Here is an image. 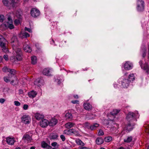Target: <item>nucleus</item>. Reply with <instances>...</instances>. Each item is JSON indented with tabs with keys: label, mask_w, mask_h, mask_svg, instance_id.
Segmentation results:
<instances>
[{
	"label": "nucleus",
	"mask_w": 149,
	"mask_h": 149,
	"mask_svg": "<svg viewBox=\"0 0 149 149\" xmlns=\"http://www.w3.org/2000/svg\"><path fill=\"white\" fill-rule=\"evenodd\" d=\"M144 1L143 0H138L137 2L136 9L138 11L141 12L144 9Z\"/></svg>",
	"instance_id": "obj_3"
},
{
	"label": "nucleus",
	"mask_w": 149,
	"mask_h": 149,
	"mask_svg": "<svg viewBox=\"0 0 149 149\" xmlns=\"http://www.w3.org/2000/svg\"><path fill=\"white\" fill-rule=\"evenodd\" d=\"M138 113H134L132 112H129L127 114L126 118L128 122H133V121L136 119L138 116Z\"/></svg>",
	"instance_id": "obj_2"
},
{
	"label": "nucleus",
	"mask_w": 149,
	"mask_h": 149,
	"mask_svg": "<svg viewBox=\"0 0 149 149\" xmlns=\"http://www.w3.org/2000/svg\"><path fill=\"white\" fill-rule=\"evenodd\" d=\"M127 79H123L121 81L122 85L123 88H127L130 82Z\"/></svg>",
	"instance_id": "obj_16"
},
{
	"label": "nucleus",
	"mask_w": 149,
	"mask_h": 149,
	"mask_svg": "<svg viewBox=\"0 0 149 149\" xmlns=\"http://www.w3.org/2000/svg\"><path fill=\"white\" fill-rule=\"evenodd\" d=\"M64 132L65 133L67 134H71V133L75 134L77 133V131L73 129L65 130Z\"/></svg>",
	"instance_id": "obj_18"
},
{
	"label": "nucleus",
	"mask_w": 149,
	"mask_h": 149,
	"mask_svg": "<svg viewBox=\"0 0 149 149\" xmlns=\"http://www.w3.org/2000/svg\"><path fill=\"white\" fill-rule=\"evenodd\" d=\"M104 134V132L102 130H99L98 132V134L99 136H102Z\"/></svg>",
	"instance_id": "obj_45"
},
{
	"label": "nucleus",
	"mask_w": 149,
	"mask_h": 149,
	"mask_svg": "<svg viewBox=\"0 0 149 149\" xmlns=\"http://www.w3.org/2000/svg\"><path fill=\"white\" fill-rule=\"evenodd\" d=\"M37 95V92L34 91H32L29 92L28 95L30 98H33L35 97Z\"/></svg>",
	"instance_id": "obj_19"
},
{
	"label": "nucleus",
	"mask_w": 149,
	"mask_h": 149,
	"mask_svg": "<svg viewBox=\"0 0 149 149\" xmlns=\"http://www.w3.org/2000/svg\"><path fill=\"white\" fill-rule=\"evenodd\" d=\"M35 117L36 120H40L41 119H43L44 117V116L42 114L39 113H36L35 114Z\"/></svg>",
	"instance_id": "obj_21"
},
{
	"label": "nucleus",
	"mask_w": 149,
	"mask_h": 149,
	"mask_svg": "<svg viewBox=\"0 0 149 149\" xmlns=\"http://www.w3.org/2000/svg\"><path fill=\"white\" fill-rule=\"evenodd\" d=\"M51 70L49 68H46L42 71L43 74L45 76H52Z\"/></svg>",
	"instance_id": "obj_10"
},
{
	"label": "nucleus",
	"mask_w": 149,
	"mask_h": 149,
	"mask_svg": "<svg viewBox=\"0 0 149 149\" xmlns=\"http://www.w3.org/2000/svg\"><path fill=\"white\" fill-rule=\"evenodd\" d=\"M40 13V11L35 8H32L30 11L31 15L34 18H36L39 16Z\"/></svg>",
	"instance_id": "obj_6"
},
{
	"label": "nucleus",
	"mask_w": 149,
	"mask_h": 149,
	"mask_svg": "<svg viewBox=\"0 0 149 149\" xmlns=\"http://www.w3.org/2000/svg\"><path fill=\"white\" fill-rule=\"evenodd\" d=\"M84 108L87 110L89 111L91 110L92 107V105L89 103H86L84 105Z\"/></svg>",
	"instance_id": "obj_20"
},
{
	"label": "nucleus",
	"mask_w": 149,
	"mask_h": 149,
	"mask_svg": "<svg viewBox=\"0 0 149 149\" xmlns=\"http://www.w3.org/2000/svg\"><path fill=\"white\" fill-rule=\"evenodd\" d=\"M24 50L26 52L28 53L31 52L32 50L29 45L27 43V42H25L23 45Z\"/></svg>",
	"instance_id": "obj_15"
},
{
	"label": "nucleus",
	"mask_w": 149,
	"mask_h": 149,
	"mask_svg": "<svg viewBox=\"0 0 149 149\" xmlns=\"http://www.w3.org/2000/svg\"><path fill=\"white\" fill-rule=\"evenodd\" d=\"M49 122L47 120L43 119L40 121V125L42 127H45L49 125Z\"/></svg>",
	"instance_id": "obj_13"
},
{
	"label": "nucleus",
	"mask_w": 149,
	"mask_h": 149,
	"mask_svg": "<svg viewBox=\"0 0 149 149\" xmlns=\"http://www.w3.org/2000/svg\"><path fill=\"white\" fill-rule=\"evenodd\" d=\"M5 101V100L3 98L0 99V102L2 104Z\"/></svg>",
	"instance_id": "obj_56"
},
{
	"label": "nucleus",
	"mask_w": 149,
	"mask_h": 149,
	"mask_svg": "<svg viewBox=\"0 0 149 149\" xmlns=\"http://www.w3.org/2000/svg\"><path fill=\"white\" fill-rule=\"evenodd\" d=\"M66 41L63 40L59 43V47H65L66 45Z\"/></svg>",
	"instance_id": "obj_37"
},
{
	"label": "nucleus",
	"mask_w": 149,
	"mask_h": 149,
	"mask_svg": "<svg viewBox=\"0 0 149 149\" xmlns=\"http://www.w3.org/2000/svg\"><path fill=\"white\" fill-rule=\"evenodd\" d=\"M9 71V72H9V74L15 75L16 71L14 69H11L10 68Z\"/></svg>",
	"instance_id": "obj_41"
},
{
	"label": "nucleus",
	"mask_w": 149,
	"mask_h": 149,
	"mask_svg": "<svg viewBox=\"0 0 149 149\" xmlns=\"http://www.w3.org/2000/svg\"><path fill=\"white\" fill-rule=\"evenodd\" d=\"M3 3L4 5L6 6H9L10 4L13 7H15L16 3L15 2V0H12L11 3H10L9 2V0H3Z\"/></svg>",
	"instance_id": "obj_7"
},
{
	"label": "nucleus",
	"mask_w": 149,
	"mask_h": 149,
	"mask_svg": "<svg viewBox=\"0 0 149 149\" xmlns=\"http://www.w3.org/2000/svg\"><path fill=\"white\" fill-rule=\"evenodd\" d=\"M52 42H51V44H54L55 45H56L55 44V42H54V40L53 39H52Z\"/></svg>",
	"instance_id": "obj_61"
},
{
	"label": "nucleus",
	"mask_w": 149,
	"mask_h": 149,
	"mask_svg": "<svg viewBox=\"0 0 149 149\" xmlns=\"http://www.w3.org/2000/svg\"><path fill=\"white\" fill-rule=\"evenodd\" d=\"M28 108V106L27 104H25L23 105V108L25 110H27Z\"/></svg>",
	"instance_id": "obj_54"
},
{
	"label": "nucleus",
	"mask_w": 149,
	"mask_h": 149,
	"mask_svg": "<svg viewBox=\"0 0 149 149\" xmlns=\"http://www.w3.org/2000/svg\"><path fill=\"white\" fill-rule=\"evenodd\" d=\"M6 142L8 144L13 145L15 141L13 138L8 137L6 139Z\"/></svg>",
	"instance_id": "obj_22"
},
{
	"label": "nucleus",
	"mask_w": 149,
	"mask_h": 149,
	"mask_svg": "<svg viewBox=\"0 0 149 149\" xmlns=\"http://www.w3.org/2000/svg\"><path fill=\"white\" fill-rule=\"evenodd\" d=\"M75 125L74 123L70 122L65 124V126L66 128L70 129L73 127Z\"/></svg>",
	"instance_id": "obj_28"
},
{
	"label": "nucleus",
	"mask_w": 149,
	"mask_h": 149,
	"mask_svg": "<svg viewBox=\"0 0 149 149\" xmlns=\"http://www.w3.org/2000/svg\"><path fill=\"white\" fill-rule=\"evenodd\" d=\"M135 123L133 122H128L127 124L125 125V127L124 128L125 131L128 132L131 131L134 128V126L135 125Z\"/></svg>",
	"instance_id": "obj_5"
},
{
	"label": "nucleus",
	"mask_w": 149,
	"mask_h": 149,
	"mask_svg": "<svg viewBox=\"0 0 149 149\" xmlns=\"http://www.w3.org/2000/svg\"><path fill=\"white\" fill-rule=\"evenodd\" d=\"M4 39V38L2 36L0 35V46L1 47L3 52L6 53L8 52V50L6 44L3 42Z\"/></svg>",
	"instance_id": "obj_4"
},
{
	"label": "nucleus",
	"mask_w": 149,
	"mask_h": 149,
	"mask_svg": "<svg viewBox=\"0 0 149 149\" xmlns=\"http://www.w3.org/2000/svg\"><path fill=\"white\" fill-rule=\"evenodd\" d=\"M29 34L26 32H24L22 33L20 36V37L22 38H26L27 37H29Z\"/></svg>",
	"instance_id": "obj_27"
},
{
	"label": "nucleus",
	"mask_w": 149,
	"mask_h": 149,
	"mask_svg": "<svg viewBox=\"0 0 149 149\" xmlns=\"http://www.w3.org/2000/svg\"><path fill=\"white\" fill-rule=\"evenodd\" d=\"M78 149H89V148H87L86 147H83L82 146H79L78 148Z\"/></svg>",
	"instance_id": "obj_52"
},
{
	"label": "nucleus",
	"mask_w": 149,
	"mask_h": 149,
	"mask_svg": "<svg viewBox=\"0 0 149 149\" xmlns=\"http://www.w3.org/2000/svg\"><path fill=\"white\" fill-rule=\"evenodd\" d=\"M22 122L25 124H29L30 122V118L29 116L27 115H24L22 118Z\"/></svg>",
	"instance_id": "obj_8"
},
{
	"label": "nucleus",
	"mask_w": 149,
	"mask_h": 149,
	"mask_svg": "<svg viewBox=\"0 0 149 149\" xmlns=\"http://www.w3.org/2000/svg\"><path fill=\"white\" fill-rule=\"evenodd\" d=\"M127 79L129 81L130 83L132 81H133L135 80V77L134 76V74H130L128 77Z\"/></svg>",
	"instance_id": "obj_26"
},
{
	"label": "nucleus",
	"mask_w": 149,
	"mask_h": 149,
	"mask_svg": "<svg viewBox=\"0 0 149 149\" xmlns=\"http://www.w3.org/2000/svg\"><path fill=\"white\" fill-rule=\"evenodd\" d=\"M133 65L130 62L127 61L124 64V68L126 70H130L132 68Z\"/></svg>",
	"instance_id": "obj_14"
},
{
	"label": "nucleus",
	"mask_w": 149,
	"mask_h": 149,
	"mask_svg": "<svg viewBox=\"0 0 149 149\" xmlns=\"http://www.w3.org/2000/svg\"><path fill=\"white\" fill-rule=\"evenodd\" d=\"M22 140L25 142L28 143L29 142H31L32 138L28 134H25L23 136Z\"/></svg>",
	"instance_id": "obj_12"
},
{
	"label": "nucleus",
	"mask_w": 149,
	"mask_h": 149,
	"mask_svg": "<svg viewBox=\"0 0 149 149\" xmlns=\"http://www.w3.org/2000/svg\"><path fill=\"white\" fill-rule=\"evenodd\" d=\"M19 93L20 94H22L23 93V90L22 89H20L19 90Z\"/></svg>",
	"instance_id": "obj_58"
},
{
	"label": "nucleus",
	"mask_w": 149,
	"mask_h": 149,
	"mask_svg": "<svg viewBox=\"0 0 149 149\" xmlns=\"http://www.w3.org/2000/svg\"><path fill=\"white\" fill-rule=\"evenodd\" d=\"M142 50L143 51L142 57L143 58H144L146 56V52H147V49L146 48H144Z\"/></svg>",
	"instance_id": "obj_42"
},
{
	"label": "nucleus",
	"mask_w": 149,
	"mask_h": 149,
	"mask_svg": "<svg viewBox=\"0 0 149 149\" xmlns=\"http://www.w3.org/2000/svg\"><path fill=\"white\" fill-rule=\"evenodd\" d=\"M4 81L6 83L9 82L10 80L8 79L7 77H4L3 78Z\"/></svg>",
	"instance_id": "obj_49"
},
{
	"label": "nucleus",
	"mask_w": 149,
	"mask_h": 149,
	"mask_svg": "<svg viewBox=\"0 0 149 149\" xmlns=\"http://www.w3.org/2000/svg\"><path fill=\"white\" fill-rule=\"evenodd\" d=\"M9 69L7 67H4L2 68V71L4 72H8Z\"/></svg>",
	"instance_id": "obj_44"
},
{
	"label": "nucleus",
	"mask_w": 149,
	"mask_h": 149,
	"mask_svg": "<svg viewBox=\"0 0 149 149\" xmlns=\"http://www.w3.org/2000/svg\"><path fill=\"white\" fill-rule=\"evenodd\" d=\"M13 48L15 51L16 54V55H14L11 57V60L12 62L16 63V61H20L22 60V52L21 48L17 45L13 47Z\"/></svg>",
	"instance_id": "obj_1"
},
{
	"label": "nucleus",
	"mask_w": 149,
	"mask_h": 149,
	"mask_svg": "<svg viewBox=\"0 0 149 149\" xmlns=\"http://www.w3.org/2000/svg\"><path fill=\"white\" fill-rule=\"evenodd\" d=\"M4 16L3 15H0V21L2 22L3 21Z\"/></svg>",
	"instance_id": "obj_47"
},
{
	"label": "nucleus",
	"mask_w": 149,
	"mask_h": 149,
	"mask_svg": "<svg viewBox=\"0 0 149 149\" xmlns=\"http://www.w3.org/2000/svg\"><path fill=\"white\" fill-rule=\"evenodd\" d=\"M103 139L101 137H98L96 139V143L97 145L101 144L103 143Z\"/></svg>",
	"instance_id": "obj_25"
},
{
	"label": "nucleus",
	"mask_w": 149,
	"mask_h": 149,
	"mask_svg": "<svg viewBox=\"0 0 149 149\" xmlns=\"http://www.w3.org/2000/svg\"><path fill=\"white\" fill-rule=\"evenodd\" d=\"M14 81L17 82V81H16V80H15V79L13 78V79H12V80L11 81L10 83L11 84H13V83L14 82Z\"/></svg>",
	"instance_id": "obj_57"
},
{
	"label": "nucleus",
	"mask_w": 149,
	"mask_h": 149,
	"mask_svg": "<svg viewBox=\"0 0 149 149\" xmlns=\"http://www.w3.org/2000/svg\"><path fill=\"white\" fill-rule=\"evenodd\" d=\"M22 12L20 9L17 10L16 12V17L19 19H21L22 17Z\"/></svg>",
	"instance_id": "obj_23"
},
{
	"label": "nucleus",
	"mask_w": 149,
	"mask_h": 149,
	"mask_svg": "<svg viewBox=\"0 0 149 149\" xmlns=\"http://www.w3.org/2000/svg\"><path fill=\"white\" fill-rule=\"evenodd\" d=\"M73 97L75 99H78L79 98L78 95H74Z\"/></svg>",
	"instance_id": "obj_60"
},
{
	"label": "nucleus",
	"mask_w": 149,
	"mask_h": 149,
	"mask_svg": "<svg viewBox=\"0 0 149 149\" xmlns=\"http://www.w3.org/2000/svg\"><path fill=\"white\" fill-rule=\"evenodd\" d=\"M31 63L33 65L35 64L37 62V58L36 57L33 56L31 57Z\"/></svg>",
	"instance_id": "obj_31"
},
{
	"label": "nucleus",
	"mask_w": 149,
	"mask_h": 149,
	"mask_svg": "<svg viewBox=\"0 0 149 149\" xmlns=\"http://www.w3.org/2000/svg\"><path fill=\"white\" fill-rule=\"evenodd\" d=\"M36 81L38 83L42 84L43 80L42 78H38L36 80Z\"/></svg>",
	"instance_id": "obj_39"
},
{
	"label": "nucleus",
	"mask_w": 149,
	"mask_h": 149,
	"mask_svg": "<svg viewBox=\"0 0 149 149\" xmlns=\"http://www.w3.org/2000/svg\"><path fill=\"white\" fill-rule=\"evenodd\" d=\"M117 149H125V148L121 146L118 148Z\"/></svg>",
	"instance_id": "obj_64"
},
{
	"label": "nucleus",
	"mask_w": 149,
	"mask_h": 149,
	"mask_svg": "<svg viewBox=\"0 0 149 149\" xmlns=\"http://www.w3.org/2000/svg\"><path fill=\"white\" fill-rule=\"evenodd\" d=\"M58 136L57 134H54L52 135L50 137V139H56L58 137Z\"/></svg>",
	"instance_id": "obj_40"
},
{
	"label": "nucleus",
	"mask_w": 149,
	"mask_h": 149,
	"mask_svg": "<svg viewBox=\"0 0 149 149\" xmlns=\"http://www.w3.org/2000/svg\"><path fill=\"white\" fill-rule=\"evenodd\" d=\"M99 126V125L97 123H94L93 125L89 126L87 128L91 130H95Z\"/></svg>",
	"instance_id": "obj_24"
},
{
	"label": "nucleus",
	"mask_w": 149,
	"mask_h": 149,
	"mask_svg": "<svg viewBox=\"0 0 149 149\" xmlns=\"http://www.w3.org/2000/svg\"><path fill=\"white\" fill-rule=\"evenodd\" d=\"M60 138L63 141H65V138L64 135H61L60 136Z\"/></svg>",
	"instance_id": "obj_50"
},
{
	"label": "nucleus",
	"mask_w": 149,
	"mask_h": 149,
	"mask_svg": "<svg viewBox=\"0 0 149 149\" xmlns=\"http://www.w3.org/2000/svg\"><path fill=\"white\" fill-rule=\"evenodd\" d=\"M3 58L6 61L8 59V55L7 54H5L3 56Z\"/></svg>",
	"instance_id": "obj_53"
},
{
	"label": "nucleus",
	"mask_w": 149,
	"mask_h": 149,
	"mask_svg": "<svg viewBox=\"0 0 149 149\" xmlns=\"http://www.w3.org/2000/svg\"><path fill=\"white\" fill-rule=\"evenodd\" d=\"M65 117L66 119H71L72 118V113L68 111L65 114Z\"/></svg>",
	"instance_id": "obj_30"
},
{
	"label": "nucleus",
	"mask_w": 149,
	"mask_h": 149,
	"mask_svg": "<svg viewBox=\"0 0 149 149\" xmlns=\"http://www.w3.org/2000/svg\"><path fill=\"white\" fill-rule=\"evenodd\" d=\"M11 44L13 47H15L18 45V42L17 40V38L16 36H13L11 38Z\"/></svg>",
	"instance_id": "obj_9"
},
{
	"label": "nucleus",
	"mask_w": 149,
	"mask_h": 149,
	"mask_svg": "<svg viewBox=\"0 0 149 149\" xmlns=\"http://www.w3.org/2000/svg\"><path fill=\"white\" fill-rule=\"evenodd\" d=\"M24 30L25 31H27L29 33H31L32 32V30L31 29L28 28L26 27H25L24 28Z\"/></svg>",
	"instance_id": "obj_46"
},
{
	"label": "nucleus",
	"mask_w": 149,
	"mask_h": 149,
	"mask_svg": "<svg viewBox=\"0 0 149 149\" xmlns=\"http://www.w3.org/2000/svg\"><path fill=\"white\" fill-rule=\"evenodd\" d=\"M133 138L132 136H130L128 137L127 139H124V141L125 143H129L131 142Z\"/></svg>",
	"instance_id": "obj_33"
},
{
	"label": "nucleus",
	"mask_w": 149,
	"mask_h": 149,
	"mask_svg": "<svg viewBox=\"0 0 149 149\" xmlns=\"http://www.w3.org/2000/svg\"><path fill=\"white\" fill-rule=\"evenodd\" d=\"M49 125L50 126H54L56 125L58 123V120L55 118H52L49 122Z\"/></svg>",
	"instance_id": "obj_17"
},
{
	"label": "nucleus",
	"mask_w": 149,
	"mask_h": 149,
	"mask_svg": "<svg viewBox=\"0 0 149 149\" xmlns=\"http://www.w3.org/2000/svg\"><path fill=\"white\" fill-rule=\"evenodd\" d=\"M71 102L73 104H79V101L78 100H72L71 101Z\"/></svg>",
	"instance_id": "obj_51"
},
{
	"label": "nucleus",
	"mask_w": 149,
	"mask_h": 149,
	"mask_svg": "<svg viewBox=\"0 0 149 149\" xmlns=\"http://www.w3.org/2000/svg\"><path fill=\"white\" fill-rule=\"evenodd\" d=\"M8 78L9 79H12V78H13H13L15 79V80H16V81H17V79L15 75L12 74H8Z\"/></svg>",
	"instance_id": "obj_35"
},
{
	"label": "nucleus",
	"mask_w": 149,
	"mask_h": 149,
	"mask_svg": "<svg viewBox=\"0 0 149 149\" xmlns=\"http://www.w3.org/2000/svg\"><path fill=\"white\" fill-rule=\"evenodd\" d=\"M146 132L149 134V127L146 129Z\"/></svg>",
	"instance_id": "obj_63"
},
{
	"label": "nucleus",
	"mask_w": 149,
	"mask_h": 149,
	"mask_svg": "<svg viewBox=\"0 0 149 149\" xmlns=\"http://www.w3.org/2000/svg\"><path fill=\"white\" fill-rule=\"evenodd\" d=\"M57 144V143L56 142H53L52 143L51 145L54 147L56 146Z\"/></svg>",
	"instance_id": "obj_55"
},
{
	"label": "nucleus",
	"mask_w": 149,
	"mask_h": 149,
	"mask_svg": "<svg viewBox=\"0 0 149 149\" xmlns=\"http://www.w3.org/2000/svg\"><path fill=\"white\" fill-rule=\"evenodd\" d=\"M112 139L111 136H107L104 138V140L105 142H109L112 140Z\"/></svg>",
	"instance_id": "obj_38"
},
{
	"label": "nucleus",
	"mask_w": 149,
	"mask_h": 149,
	"mask_svg": "<svg viewBox=\"0 0 149 149\" xmlns=\"http://www.w3.org/2000/svg\"><path fill=\"white\" fill-rule=\"evenodd\" d=\"M141 68L145 71L146 74L148 75L149 74V66L147 63L145 62L144 64H143Z\"/></svg>",
	"instance_id": "obj_11"
},
{
	"label": "nucleus",
	"mask_w": 149,
	"mask_h": 149,
	"mask_svg": "<svg viewBox=\"0 0 149 149\" xmlns=\"http://www.w3.org/2000/svg\"><path fill=\"white\" fill-rule=\"evenodd\" d=\"M76 143L78 145L83 146L85 145V144L79 139H77L75 140Z\"/></svg>",
	"instance_id": "obj_32"
},
{
	"label": "nucleus",
	"mask_w": 149,
	"mask_h": 149,
	"mask_svg": "<svg viewBox=\"0 0 149 149\" xmlns=\"http://www.w3.org/2000/svg\"><path fill=\"white\" fill-rule=\"evenodd\" d=\"M14 103L15 104L16 106H19L20 105V103L18 101H15Z\"/></svg>",
	"instance_id": "obj_48"
},
{
	"label": "nucleus",
	"mask_w": 149,
	"mask_h": 149,
	"mask_svg": "<svg viewBox=\"0 0 149 149\" xmlns=\"http://www.w3.org/2000/svg\"><path fill=\"white\" fill-rule=\"evenodd\" d=\"M120 111V110L116 109H113V111L111 112V114L112 115L114 116L117 114Z\"/></svg>",
	"instance_id": "obj_34"
},
{
	"label": "nucleus",
	"mask_w": 149,
	"mask_h": 149,
	"mask_svg": "<svg viewBox=\"0 0 149 149\" xmlns=\"http://www.w3.org/2000/svg\"><path fill=\"white\" fill-rule=\"evenodd\" d=\"M8 19L9 21H10V22H12V19L10 17H8Z\"/></svg>",
	"instance_id": "obj_62"
},
{
	"label": "nucleus",
	"mask_w": 149,
	"mask_h": 149,
	"mask_svg": "<svg viewBox=\"0 0 149 149\" xmlns=\"http://www.w3.org/2000/svg\"><path fill=\"white\" fill-rule=\"evenodd\" d=\"M20 19H15L14 21V23L16 25H18L20 23Z\"/></svg>",
	"instance_id": "obj_43"
},
{
	"label": "nucleus",
	"mask_w": 149,
	"mask_h": 149,
	"mask_svg": "<svg viewBox=\"0 0 149 149\" xmlns=\"http://www.w3.org/2000/svg\"><path fill=\"white\" fill-rule=\"evenodd\" d=\"M5 25L6 26L8 27L10 29H13L14 28V26L12 24H9L8 22H7Z\"/></svg>",
	"instance_id": "obj_36"
},
{
	"label": "nucleus",
	"mask_w": 149,
	"mask_h": 149,
	"mask_svg": "<svg viewBox=\"0 0 149 149\" xmlns=\"http://www.w3.org/2000/svg\"><path fill=\"white\" fill-rule=\"evenodd\" d=\"M41 146L42 147L44 148L49 149L50 147V146L44 141H43L42 142Z\"/></svg>",
	"instance_id": "obj_29"
},
{
	"label": "nucleus",
	"mask_w": 149,
	"mask_h": 149,
	"mask_svg": "<svg viewBox=\"0 0 149 149\" xmlns=\"http://www.w3.org/2000/svg\"><path fill=\"white\" fill-rule=\"evenodd\" d=\"M139 63L141 67V66H142L143 65L142 61H140L139 62Z\"/></svg>",
	"instance_id": "obj_59"
}]
</instances>
